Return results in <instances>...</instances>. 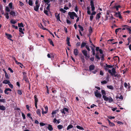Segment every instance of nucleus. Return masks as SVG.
<instances>
[{
	"label": "nucleus",
	"instance_id": "7ed1b4c3",
	"mask_svg": "<svg viewBox=\"0 0 131 131\" xmlns=\"http://www.w3.org/2000/svg\"><path fill=\"white\" fill-rule=\"evenodd\" d=\"M74 12H70L68 13V15H69L70 18L72 19H74Z\"/></svg>",
	"mask_w": 131,
	"mask_h": 131
},
{
	"label": "nucleus",
	"instance_id": "6e6552de",
	"mask_svg": "<svg viewBox=\"0 0 131 131\" xmlns=\"http://www.w3.org/2000/svg\"><path fill=\"white\" fill-rule=\"evenodd\" d=\"M82 52L84 55L85 56V58L86 59L87 55V51L86 50H83L82 51Z\"/></svg>",
	"mask_w": 131,
	"mask_h": 131
},
{
	"label": "nucleus",
	"instance_id": "412c9836",
	"mask_svg": "<svg viewBox=\"0 0 131 131\" xmlns=\"http://www.w3.org/2000/svg\"><path fill=\"white\" fill-rule=\"evenodd\" d=\"M10 14L13 17L16 16V13L13 11H11L10 13Z\"/></svg>",
	"mask_w": 131,
	"mask_h": 131
},
{
	"label": "nucleus",
	"instance_id": "4468645a",
	"mask_svg": "<svg viewBox=\"0 0 131 131\" xmlns=\"http://www.w3.org/2000/svg\"><path fill=\"white\" fill-rule=\"evenodd\" d=\"M116 98L117 101H119V100H118V99H120L121 100H123V97L122 95H121L119 97L118 96H116Z\"/></svg>",
	"mask_w": 131,
	"mask_h": 131
},
{
	"label": "nucleus",
	"instance_id": "a211bd4d",
	"mask_svg": "<svg viewBox=\"0 0 131 131\" xmlns=\"http://www.w3.org/2000/svg\"><path fill=\"white\" fill-rule=\"evenodd\" d=\"M6 109V107L4 106L3 105H0V110H1L4 111Z\"/></svg>",
	"mask_w": 131,
	"mask_h": 131
},
{
	"label": "nucleus",
	"instance_id": "72a5a7b5",
	"mask_svg": "<svg viewBox=\"0 0 131 131\" xmlns=\"http://www.w3.org/2000/svg\"><path fill=\"white\" fill-rule=\"evenodd\" d=\"M101 92L103 96V95L105 96L106 95V93L105 92L104 90H101Z\"/></svg>",
	"mask_w": 131,
	"mask_h": 131
},
{
	"label": "nucleus",
	"instance_id": "5fc2aeb1",
	"mask_svg": "<svg viewBox=\"0 0 131 131\" xmlns=\"http://www.w3.org/2000/svg\"><path fill=\"white\" fill-rule=\"evenodd\" d=\"M113 76H114V77H117V78H118V77H121L120 74H115V75H114Z\"/></svg>",
	"mask_w": 131,
	"mask_h": 131
},
{
	"label": "nucleus",
	"instance_id": "ea45409f",
	"mask_svg": "<svg viewBox=\"0 0 131 131\" xmlns=\"http://www.w3.org/2000/svg\"><path fill=\"white\" fill-rule=\"evenodd\" d=\"M28 4L30 6H32V0H29Z\"/></svg>",
	"mask_w": 131,
	"mask_h": 131
},
{
	"label": "nucleus",
	"instance_id": "c03bdc74",
	"mask_svg": "<svg viewBox=\"0 0 131 131\" xmlns=\"http://www.w3.org/2000/svg\"><path fill=\"white\" fill-rule=\"evenodd\" d=\"M17 93L20 95H21L22 94L21 91L20 90H17Z\"/></svg>",
	"mask_w": 131,
	"mask_h": 131
},
{
	"label": "nucleus",
	"instance_id": "3c124183",
	"mask_svg": "<svg viewBox=\"0 0 131 131\" xmlns=\"http://www.w3.org/2000/svg\"><path fill=\"white\" fill-rule=\"evenodd\" d=\"M50 5L51 4H50L49 5H47V6L46 7V9L49 11L50 10Z\"/></svg>",
	"mask_w": 131,
	"mask_h": 131
},
{
	"label": "nucleus",
	"instance_id": "9b49d317",
	"mask_svg": "<svg viewBox=\"0 0 131 131\" xmlns=\"http://www.w3.org/2000/svg\"><path fill=\"white\" fill-rule=\"evenodd\" d=\"M12 58H13V59L14 60V61L16 64H20V65H22L23 66V65L22 63H20L19 62H18L16 60L15 57H12Z\"/></svg>",
	"mask_w": 131,
	"mask_h": 131
},
{
	"label": "nucleus",
	"instance_id": "864d4df0",
	"mask_svg": "<svg viewBox=\"0 0 131 131\" xmlns=\"http://www.w3.org/2000/svg\"><path fill=\"white\" fill-rule=\"evenodd\" d=\"M101 83L102 84H106L107 82L106 81L104 80L103 81H101Z\"/></svg>",
	"mask_w": 131,
	"mask_h": 131
},
{
	"label": "nucleus",
	"instance_id": "393cba45",
	"mask_svg": "<svg viewBox=\"0 0 131 131\" xmlns=\"http://www.w3.org/2000/svg\"><path fill=\"white\" fill-rule=\"evenodd\" d=\"M37 97V96L36 95H35L34 96L35 103H37L38 102V99Z\"/></svg>",
	"mask_w": 131,
	"mask_h": 131
},
{
	"label": "nucleus",
	"instance_id": "6e6d98bb",
	"mask_svg": "<svg viewBox=\"0 0 131 131\" xmlns=\"http://www.w3.org/2000/svg\"><path fill=\"white\" fill-rule=\"evenodd\" d=\"M44 13L46 14L47 15H49L48 13V11L46 10H45V9L44 10Z\"/></svg>",
	"mask_w": 131,
	"mask_h": 131
},
{
	"label": "nucleus",
	"instance_id": "13d9d810",
	"mask_svg": "<svg viewBox=\"0 0 131 131\" xmlns=\"http://www.w3.org/2000/svg\"><path fill=\"white\" fill-rule=\"evenodd\" d=\"M5 10L7 12H9L10 11V9L7 7H6L5 8Z\"/></svg>",
	"mask_w": 131,
	"mask_h": 131
},
{
	"label": "nucleus",
	"instance_id": "0e129e2a",
	"mask_svg": "<svg viewBox=\"0 0 131 131\" xmlns=\"http://www.w3.org/2000/svg\"><path fill=\"white\" fill-rule=\"evenodd\" d=\"M90 60L92 61H93L94 60V57H91L90 58Z\"/></svg>",
	"mask_w": 131,
	"mask_h": 131
},
{
	"label": "nucleus",
	"instance_id": "423d86ee",
	"mask_svg": "<svg viewBox=\"0 0 131 131\" xmlns=\"http://www.w3.org/2000/svg\"><path fill=\"white\" fill-rule=\"evenodd\" d=\"M5 35L6 36H7V39H8L12 41H13V40L11 39V38H12V36L10 34H8L7 33H6L5 34Z\"/></svg>",
	"mask_w": 131,
	"mask_h": 131
},
{
	"label": "nucleus",
	"instance_id": "8fccbe9b",
	"mask_svg": "<svg viewBox=\"0 0 131 131\" xmlns=\"http://www.w3.org/2000/svg\"><path fill=\"white\" fill-rule=\"evenodd\" d=\"M60 10L63 13H65L66 12V11L64 10L63 8H61L60 9Z\"/></svg>",
	"mask_w": 131,
	"mask_h": 131
},
{
	"label": "nucleus",
	"instance_id": "1a4fd4ad",
	"mask_svg": "<svg viewBox=\"0 0 131 131\" xmlns=\"http://www.w3.org/2000/svg\"><path fill=\"white\" fill-rule=\"evenodd\" d=\"M95 67L94 65L91 64L90 65L89 67V70L90 71L93 70L95 69Z\"/></svg>",
	"mask_w": 131,
	"mask_h": 131
},
{
	"label": "nucleus",
	"instance_id": "4be33fe9",
	"mask_svg": "<svg viewBox=\"0 0 131 131\" xmlns=\"http://www.w3.org/2000/svg\"><path fill=\"white\" fill-rule=\"evenodd\" d=\"M48 129L50 130H53V128L51 125L49 124L47 127Z\"/></svg>",
	"mask_w": 131,
	"mask_h": 131
},
{
	"label": "nucleus",
	"instance_id": "20e7f679",
	"mask_svg": "<svg viewBox=\"0 0 131 131\" xmlns=\"http://www.w3.org/2000/svg\"><path fill=\"white\" fill-rule=\"evenodd\" d=\"M60 14H58L57 13H56L55 14V16L56 18H57V20L61 22V20L60 19Z\"/></svg>",
	"mask_w": 131,
	"mask_h": 131
},
{
	"label": "nucleus",
	"instance_id": "9d476101",
	"mask_svg": "<svg viewBox=\"0 0 131 131\" xmlns=\"http://www.w3.org/2000/svg\"><path fill=\"white\" fill-rule=\"evenodd\" d=\"M79 52L78 50L77 49H74L73 51V53L75 56H77Z\"/></svg>",
	"mask_w": 131,
	"mask_h": 131
},
{
	"label": "nucleus",
	"instance_id": "de8ad7c7",
	"mask_svg": "<svg viewBox=\"0 0 131 131\" xmlns=\"http://www.w3.org/2000/svg\"><path fill=\"white\" fill-rule=\"evenodd\" d=\"M121 28H119L117 29H116L115 30V33L116 35L117 34V33L118 32V31L119 30L121 29Z\"/></svg>",
	"mask_w": 131,
	"mask_h": 131
},
{
	"label": "nucleus",
	"instance_id": "c9c22d12",
	"mask_svg": "<svg viewBox=\"0 0 131 131\" xmlns=\"http://www.w3.org/2000/svg\"><path fill=\"white\" fill-rule=\"evenodd\" d=\"M76 127L77 128L80 130H83L84 129L83 127H81L79 125H77L76 126Z\"/></svg>",
	"mask_w": 131,
	"mask_h": 131
},
{
	"label": "nucleus",
	"instance_id": "a18cd8bd",
	"mask_svg": "<svg viewBox=\"0 0 131 131\" xmlns=\"http://www.w3.org/2000/svg\"><path fill=\"white\" fill-rule=\"evenodd\" d=\"M82 62L83 63H84L85 61L84 59V56L82 57L81 58Z\"/></svg>",
	"mask_w": 131,
	"mask_h": 131
},
{
	"label": "nucleus",
	"instance_id": "a19ab883",
	"mask_svg": "<svg viewBox=\"0 0 131 131\" xmlns=\"http://www.w3.org/2000/svg\"><path fill=\"white\" fill-rule=\"evenodd\" d=\"M92 51V54L94 56L95 55V50L92 47H91Z\"/></svg>",
	"mask_w": 131,
	"mask_h": 131
},
{
	"label": "nucleus",
	"instance_id": "f257e3e1",
	"mask_svg": "<svg viewBox=\"0 0 131 131\" xmlns=\"http://www.w3.org/2000/svg\"><path fill=\"white\" fill-rule=\"evenodd\" d=\"M106 66L104 67V69L106 71H108V72L113 76L116 73V69L114 68H113L114 65H108L106 63Z\"/></svg>",
	"mask_w": 131,
	"mask_h": 131
},
{
	"label": "nucleus",
	"instance_id": "c756f323",
	"mask_svg": "<svg viewBox=\"0 0 131 131\" xmlns=\"http://www.w3.org/2000/svg\"><path fill=\"white\" fill-rule=\"evenodd\" d=\"M47 57L48 58H54V57L52 56V54L51 53H48L47 55Z\"/></svg>",
	"mask_w": 131,
	"mask_h": 131
},
{
	"label": "nucleus",
	"instance_id": "aec40b11",
	"mask_svg": "<svg viewBox=\"0 0 131 131\" xmlns=\"http://www.w3.org/2000/svg\"><path fill=\"white\" fill-rule=\"evenodd\" d=\"M23 79H24L27 78V73L25 72H23Z\"/></svg>",
	"mask_w": 131,
	"mask_h": 131
},
{
	"label": "nucleus",
	"instance_id": "dca6fc26",
	"mask_svg": "<svg viewBox=\"0 0 131 131\" xmlns=\"http://www.w3.org/2000/svg\"><path fill=\"white\" fill-rule=\"evenodd\" d=\"M48 40L51 45H52L53 46H54L53 42L51 39L49 38L48 39Z\"/></svg>",
	"mask_w": 131,
	"mask_h": 131
},
{
	"label": "nucleus",
	"instance_id": "680f3d73",
	"mask_svg": "<svg viewBox=\"0 0 131 131\" xmlns=\"http://www.w3.org/2000/svg\"><path fill=\"white\" fill-rule=\"evenodd\" d=\"M89 32V33H91L92 32V28L91 27H90V30Z\"/></svg>",
	"mask_w": 131,
	"mask_h": 131
},
{
	"label": "nucleus",
	"instance_id": "2eb2a0df",
	"mask_svg": "<svg viewBox=\"0 0 131 131\" xmlns=\"http://www.w3.org/2000/svg\"><path fill=\"white\" fill-rule=\"evenodd\" d=\"M40 5H36L34 7V9L36 11H38Z\"/></svg>",
	"mask_w": 131,
	"mask_h": 131
},
{
	"label": "nucleus",
	"instance_id": "f03ea898",
	"mask_svg": "<svg viewBox=\"0 0 131 131\" xmlns=\"http://www.w3.org/2000/svg\"><path fill=\"white\" fill-rule=\"evenodd\" d=\"M95 96L97 97L101 98L102 96L101 94L100 93H98V91L96 90L95 92H94Z\"/></svg>",
	"mask_w": 131,
	"mask_h": 131
},
{
	"label": "nucleus",
	"instance_id": "58836bf2",
	"mask_svg": "<svg viewBox=\"0 0 131 131\" xmlns=\"http://www.w3.org/2000/svg\"><path fill=\"white\" fill-rule=\"evenodd\" d=\"M131 40V38L130 37H129L127 39L128 41V43L127 44V45H128L130 42V40Z\"/></svg>",
	"mask_w": 131,
	"mask_h": 131
},
{
	"label": "nucleus",
	"instance_id": "7c9ffc66",
	"mask_svg": "<svg viewBox=\"0 0 131 131\" xmlns=\"http://www.w3.org/2000/svg\"><path fill=\"white\" fill-rule=\"evenodd\" d=\"M107 87L108 89L112 90H113L114 89L112 85H107Z\"/></svg>",
	"mask_w": 131,
	"mask_h": 131
},
{
	"label": "nucleus",
	"instance_id": "774afa93",
	"mask_svg": "<svg viewBox=\"0 0 131 131\" xmlns=\"http://www.w3.org/2000/svg\"><path fill=\"white\" fill-rule=\"evenodd\" d=\"M64 111H66V112H68L69 109L68 108H67L66 107H64L63 108Z\"/></svg>",
	"mask_w": 131,
	"mask_h": 131
},
{
	"label": "nucleus",
	"instance_id": "79ce46f5",
	"mask_svg": "<svg viewBox=\"0 0 131 131\" xmlns=\"http://www.w3.org/2000/svg\"><path fill=\"white\" fill-rule=\"evenodd\" d=\"M108 101L109 102V103H111V102H113V100L112 98L111 97H110L109 98Z\"/></svg>",
	"mask_w": 131,
	"mask_h": 131
},
{
	"label": "nucleus",
	"instance_id": "0eeeda50",
	"mask_svg": "<svg viewBox=\"0 0 131 131\" xmlns=\"http://www.w3.org/2000/svg\"><path fill=\"white\" fill-rule=\"evenodd\" d=\"M115 15L116 17H118L120 19H121L122 18L120 13L119 12H118L117 13L116 12L115 13Z\"/></svg>",
	"mask_w": 131,
	"mask_h": 131
},
{
	"label": "nucleus",
	"instance_id": "f704fd0d",
	"mask_svg": "<svg viewBox=\"0 0 131 131\" xmlns=\"http://www.w3.org/2000/svg\"><path fill=\"white\" fill-rule=\"evenodd\" d=\"M18 26L19 27H24L22 23H18Z\"/></svg>",
	"mask_w": 131,
	"mask_h": 131
},
{
	"label": "nucleus",
	"instance_id": "473e14b6",
	"mask_svg": "<svg viewBox=\"0 0 131 131\" xmlns=\"http://www.w3.org/2000/svg\"><path fill=\"white\" fill-rule=\"evenodd\" d=\"M87 13L88 14L90 15L91 14V12L90 11V8L89 7H87Z\"/></svg>",
	"mask_w": 131,
	"mask_h": 131
},
{
	"label": "nucleus",
	"instance_id": "603ef678",
	"mask_svg": "<svg viewBox=\"0 0 131 131\" xmlns=\"http://www.w3.org/2000/svg\"><path fill=\"white\" fill-rule=\"evenodd\" d=\"M95 55V58L98 60L100 59V58L97 55V54H96Z\"/></svg>",
	"mask_w": 131,
	"mask_h": 131
},
{
	"label": "nucleus",
	"instance_id": "e2e57ef3",
	"mask_svg": "<svg viewBox=\"0 0 131 131\" xmlns=\"http://www.w3.org/2000/svg\"><path fill=\"white\" fill-rule=\"evenodd\" d=\"M5 99H0V102L5 103Z\"/></svg>",
	"mask_w": 131,
	"mask_h": 131
},
{
	"label": "nucleus",
	"instance_id": "09e8293b",
	"mask_svg": "<svg viewBox=\"0 0 131 131\" xmlns=\"http://www.w3.org/2000/svg\"><path fill=\"white\" fill-rule=\"evenodd\" d=\"M19 31L21 32L22 34H24V32L23 31L22 28H21L20 27L19 28Z\"/></svg>",
	"mask_w": 131,
	"mask_h": 131
},
{
	"label": "nucleus",
	"instance_id": "4c0bfd02",
	"mask_svg": "<svg viewBox=\"0 0 131 131\" xmlns=\"http://www.w3.org/2000/svg\"><path fill=\"white\" fill-rule=\"evenodd\" d=\"M127 30L128 31L129 33V34H131V28L130 27L128 26Z\"/></svg>",
	"mask_w": 131,
	"mask_h": 131
},
{
	"label": "nucleus",
	"instance_id": "49530a36",
	"mask_svg": "<svg viewBox=\"0 0 131 131\" xmlns=\"http://www.w3.org/2000/svg\"><path fill=\"white\" fill-rule=\"evenodd\" d=\"M8 13H6L4 15L5 16V17L7 19H8L9 18V16L8 15Z\"/></svg>",
	"mask_w": 131,
	"mask_h": 131
},
{
	"label": "nucleus",
	"instance_id": "4d7b16f0",
	"mask_svg": "<svg viewBox=\"0 0 131 131\" xmlns=\"http://www.w3.org/2000/svg\"><path fill=\"white\" fill-rule=\"evenodd\" d=\"M78 26L79 28H80L81 29V30L82 31H83V29L82 27L81 26L79 25Z\"/></svg>",
	"mask_w": 131,
	"mask_h": 131
},
{
	"label": "nucleus",
	"instance_id": "cd10ccee",
	"mask_svg": "<svg viewBox=\"0 0 131 131\" xmlns=\"http://www.w3.org/2000/svg\"><path fill=\"white\" fill-rule=\"evenodd\" d=\"M4 72L6 78L7 79H9V77H8V74L5 71H4Z\"/></svg>",
	"mask_w": 131,
	"mask_h": 131
},
{
	"label": "nucleus",
	"instance_id": "2f4dec72",
	"mask_svg": "<svg viewBox=\"0 0 131 131\" xmlns=\"http://www.w3.org/2000/svg\"><path fill=\"white\" fill-rule=\"evenodd\" d=\"M17 21L16 20H14L13 19H12L11 20L10 22L11 23L15 24L17 23Z\"/></svg>",
	"mask_w": 131,
	"mask_h": 131
},
{
	"label": "nucleus",
	"instance_id": "b1692460",
	"mask_svg": "<svg viewBox=\"0 0 131 131\" xmlns=\"http://www.w3.org/2000/svg\"><path fill=\"white\" fill-rule=\"evenodd\" d=\"M102 97L103 98L104 100H105V101H107L108 100L109 98L106 97V96H104V95H103V96H102Z\"/></svg>",
	"mask_w": 131,
	"mask_h": 131
},
{
	"label": "nucleus",
	"instance_id": "ddd939ff",
	"mask_svg": "<svg viewBox=\"0 0 131 131\" xmlns=\"http://www.w3.org/2000/svg\"><path fill=\"white\" fill-rule=\"evenodd\" d=\"M128 26L127 25H124L122 26V27L121 28V29L122 30H125V29L127 30V28L128 27Z\"/></svg>",
	"mask_w": 131,
	"mask_h": 131
},
{
	"label": "nucleus",
	"instance_id": "338daca9",
	"mask_svg": "<svg viewBox=\"0 0 131 131\" xmlns=\"http://www.w3.org/2000/svg\"><path fill=\"white\" fill-rule=\"evenodd\" d=\"M40 125L41 126H43L45 125L46 124L44 123L41 122L40 123Z\"/></svg>",
	"mask_w": 131,
	"mask_h": 131
},
{
	"label": "nucleus",
	"instance_id": "39448f33",
	"mask_svg": "<svg viewBox=\"0 0 131 131\" xmlns=\"http://www.w3.org/2000/svg\"><path fill=\"white\" fill-rule=\"evenodd\" d=\"M90 5L91 6L92 10L94 11L95 9V7L94 6V2L93 1H90Z\"/></svg>",
	"mask_w": 131,
	"mask_h": 131
},
{
	"label": "nucleus",
	"instance_id": "5701e85b",
	"mask_svg": "<svg viewBox=\"0 0 131 131\" xmlns=\"http://www.w3.org/2000/svg\"><path fill=\"white\" fill-rule=\"evenodd\" d=\"M59 111V110L57 109L56 110H54V111H52V112L51 113L52 115H54L56 114L57 112H58Z\"/></svg>",
	"mask_w": 131,
	"mask_h": 131
},
{
	"label": "nucleus",
	"instance_id": "c85d7f7f",
	"mask_svg": "<svg viewBox=\"0 0 131 131\" xmlns=\"http://www.w3.org/2000/svg\"><path fill=\"white\" fill-rule=\"evenodd\" d=\"M57 127L58 129L59 130L61 129L63 127L62 125H58Z\"/></svg>",
	"mask_w": 131,
	"mask_h": 131
},
{
	"label": "nucleus",
	"instance_id": "bf43d9fd",
	"mask_svg": "<svg viewBox=\"0 0 131 131\" xmlns=\"http://www.w3.org/2000/svg\"><path fill=\"white\" fill-rule=\"evenodd\" d=\"M8 85H9V87L11 89H13V85L12 84H11L10 82V83Z\"/></svg>",
	"mask_w": 131,
	"mask_h": 131
},
{
	"label": "nucleus",
	"instance_id": "052dcab7",
	"mask_svg": "<svg viewBox=\"0 0 131 131\" xmlns=\"http://www.w3.org/2000/svg\"><path fill=\"white\" fill-rule=\"evenodd\" d=\"M23 119H25L26 118L25 116L24 113H21Z\"/></svg>",
	"mask_w": 131,
	"mask_h": 131
},
{
	"label": "nucleus",
	"instance_id": "f8f14e48",
	"mask_svg": "<svg viewBox=\"0 0 131 131\" xmlns=\"http://www.w3.org/2000/svg\"><path fill=\"white\" fill-rule=\"evenodd\" d=\"M101 14L100 13L97 14L96 16V20H99L101 17Z\"/></svg>",
	"mask_w": 131,
	"mask_h": 131
},
{
	"label": "nucleus",
	"instance_id": "69168bd1",
	"mask_svg": "<svg viewBox=\"0 0 131 131\" xmlns=\"http://www.w3.org/2000/svg\"><path fill=\"white\" fill-rule=\"evenodd\" d=\"M9 6L10 8H12V3H10L9 4Z\"/></svg>",
	"mask_w": 131,
	"mask_h": 131
},
{
	"label": "nucleus",
	"instance_id": "bb28decb",
	"mask_svg": "<svg viewBox=\"0 0 131 131\" xmlns=\"http://www.w3.org/2000/svg\"><path fill=\"white\" fill-rule=\"evenodd\" d=\"M41 110L40 109H38L37 110L36 113L37 114L40 116H41L40 114Z\"/></svg>",
	"mask_w": 131,
	"mask_h": 131
},
{
	"label": "nucleus",
	"instance_id": "e433bc0d",
	"mask_svg": "<svg viewBox=\"0 0 131 131\" xmlns=\"http://www.w3.org/2000/svg\"><path fill=\"white\" fill-rule=\"evenodd\" d=\"M124 86L126 88H127V86L128 87V89L129 88H130V86L129 85H128L127 83L126 82L124 83Z\"/></svg>",
	"mask_w": 131,
	"mask_h": 131
},
{
	"label": "nucleus",
	"instance_id": "f3484780",
	"mask_svg": "<svg viewBox=\"0 0 131 131\" xmlns=\"http://www.w3.org/2000/svg\"><path fill=\"white\" fill-rule=\"evenodd\" d=\"M3 83L4 84H8L9 83H10V82L9 80H5L3 81Z\"/></svg>",
	"mask_w": 131,
	"mask_h": 131
},
{
	"label": "nucleus",
	"instance_id": "6ab92c4d",
	"mask_svg": "<svg viewBox=\"0 0 131 131\" xmlns=\"http://www.w3.org/2000/svg\"><path fill=\"white\" fill-rule=\"evenodd\" d=\"M86 44V43L84 42H82L81 45V48H82L85 46V47L87 45Z\"/></svg>",
	"mask_w": 131,
	"mask_h": 131
},
{
	"label": "nucleus",
	"instance_id": "a878e982",
	"mask_svg": "<svg viewBox=\"0 0 131 131\" xmlns=\"http://www.w3.org/2000/svg\"><path fill=\"white\" fill-rule=\"evenodd\" d=\"M73 127V126L71 124H70L67 127V130H69L70 128H72Z\"/></svg>",
	"mask_w": 131,
	"mask_h": 131
},
{
	"label": "nucleus",
	"instance_id": "37998d69",
	"mask_svg": "<svg viewBox=\"0 0 131 131\" xmlns=\"http://www.w3.org/2000/svg\"><path fill=\"white\" fill-rule=\"evenodd\" d=\"M53 0H43V1H42V2H43V1H44L45 3L50 2V1H52Z\"/></svg>",
	"mask_w": 131,
	"mask_h": 131
}]
</instances>
